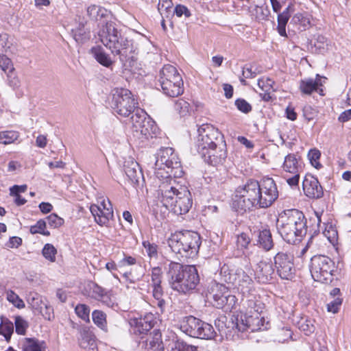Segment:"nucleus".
Returning a JSON list of instances; mask_svg holds the SVG:
<instances>
[{
    "mask_svg": "<svg viewBox=\"0 0 351 351\" xmlns=\"http://www.w3.org/2000/svg\"><path fill=\"white\" fill-rule=\"evenodd\" d=\"M21 243L22 239L20 237H12L10 239L6 245L10 248L18 247L21 244Z\"/></svg>",
    "mask_w": 351,
    "mask_h": 351,
    "instance_id": "nucleus-64",
    "label": "nucleus"
},
{
    "mask_svg": "<svg viewBox=\"0 0 351 351\" xmlns=\"http://www.w3.org/2000/svg\"><path fill=\"white\" fill-rule=\"evenodd\" d=\"M90 289L92 293V297L99 301H101L108 306H112L113 303L111 301L108 293L104 288L99 286L96 283L92 282L90 285Z\"/></svg>",
    "mask_w": 351,
    "mask_h": 351,
    "instance_id": "nucleus-26",
    "label": "nucleus"
},
{
    "mask_svg": "<svg viewBox=\"0 0 351 351\" xmlns=\"http://www.w3.org/2000/svg\"><path fill=\"white\" fill-rule=\"evenodd\" d=\"M208 298L212 300V304L217 308L231 311L237 303V298L230 293L224 285L212 282L208 289Z\"/></svg>",
    "mask_w": 351,
    "mask_h": 351,
    "instance_id": "nucleus-13",
    "label": "nucleus"
},
{
    "mask_svg": "<svg viewBox=\"0 0 351 351\" xmlns=\"http://www.w3.org/2000/svg\"><path fill=\"white\" fill-rule=\"evenodd\" d=\"M234 104L237 109L243 113L247 114L252 111V106L244 99H237Z\"/></svg>",
    "mask_w": 351,
    "mask_h": 351,
    "instance_id": "nucleus-51",
    "label": "nucleus"
},
{
    "mask_svg": "<svg viewBox=\"0 0 351 351\" xmlns=\"http://www.w3.org/2000/svg\"><path fill=\"white\" fill-rule=\"evenodd\" d=\"M175 13L179 17L182 16V15H185V16L189 17L191 15L188 8L186 6L182 5H178L175 8Z\"/></svg>",
    "mask_w": 351,
    "mask_h": 351,
    "instance_id": "nucleus-60",
    "label": "nucleus"
},
{
    "mask_svg": "<svg viewBox=\"0 0 351 351\" xmlns=\"http://www.w3.org/2000/svg\"><path fill=\"white\" fill-rule=\"evenodd\" d=\"M101 43L111 51L114 56H119L120 61L125 64L133 60L134 48L132 43L119 31L112 21H106L98 32Z\"/></svg>",
    "mask_w": 351,
    "mask_h": 351,
    "instance_id": "nucleus-3",
    "label": "nucleus"
},
{
    "mask_svg": "<svg viewBox=\"0 0 351 351\" xmlns=\"http://www.w3.org/2000/svg\"><path fill=\"white\" fill-rule=\"evenodd\" d=\"M180 328L190 337L202 339H212L216 334L212 325L192 315L182 318Z\"/></svg>",
    "mask_w": 351,
    "mask_h": 351,
    "instance_id": "nucleus-11",
    "label": "nucleus"
},
{
    "mask_svg": "<svg viewBox=\"0 0 351 351\" xmlns=\"http://www.w3.org/2000/svg\"><path fill=\"white\" fill-rule=\"evenodd\" d=\"M258 242L266 251L271 250L274 245L271 234L269 230L265 229L259 232Z\"/></svg>",
    "mask_w": 351,
    "mask_h": 351,
    "instance_id": "nucleus-33",
    "label": "nucleus"
},
{
    "mask_svg": "<svg viewBox=\"0 0 351 351\" xmlns=\"http://www.w3.org/2000/svg\"><path fill=\"white\" fill-rule=\"evenodd\" d=\"M7 300L18 308L25 307V303L23 300L12 290L7 292Z\"/></svg>",
    "mask_w": 351,
    "mask_h": 351,
    "instance_id": "nucleus-42",
    "label": "nucleus"
},
{
    "mask_svg": "<svg viewBox=\"0 0 351 351\" xmlns=\"http://www.w3.org/2000/svg\"><path fill=\"white\" fill-rule=\"evenodd\" d=\"M16 332L19 335H25L27 328L29 327L28 322L20 316L15 317L14 319Z\"/></svg>",
    "mask_w": 351,
    "mask_h": 351,
    "instance_id": "nucleus-43",
    "label": "nucleus"
},
{
    "mask_svg": "<svg viewBox=\"0 0 351 351\" xmlns=\"http://www.w3.org/2000/svg\"><path fill=\"white\" fill-rule=\"evenodd\" d=\"M278 276L282 279H291L294 275L293 256L287 252H278L274 257Z\"/></svg>",
    "mask_w": 351,
    "mask_h": 351,
    "instance_id": "nucleus-18",
    "label": "nucleus"
},
{
    "mask_svg": "<svg viewBox=\"0 0 351 351\" xmlns=\"http://www.w3.org/2000/svg\"><path fill=\"white\" fill-rule=\"evenodd\" d=\"M274 81L270 78L262 77L258 80V85L263 91H274Z\"/></svg>",
    "mask_w": 351,
    "mask_h": 351,
    "instance_id": "nucleus-48",
    "label": "nucleus"
},
{
    "mask_svg": "<svg viewBox=\"0 0 351 351\" xmlns=\"http://www.w3.org/2000/svg\"><path fill=\"white\" fill-rule=\"evenodd\" d=\"M254 275L258 282L266 284L274 279L276 274L271 263L260 261L257 264Z\"/></svg>",
    "mask_w": 351,
    "mask_h": 351,
    "instance_id": "nucleus-20",
    "label": "nucleus"
},
{
    "mask_svg": "<svg viewBox=\"0 0 351 351\" xmlns=\"http://www.w3.org/2000/svg\"><path fill=\"white\" fill-rule=\"evenodd\" d=\"M108 208L101 210V206L93 204L90 210L95 218V221L100 226H107L110 219L113 217V210L110 201H108Z\"/></svg>",
    "mask_w": 351,
    "mask_h": 351,
    "instance_id": "nucleus-23",
    "label": "nucleus"
},
{
    "mask_svg": "<svg viewBox=\"0 0 351 351\" xmlns=\"http://www.w3.org/2000/svg\"><path fill=\"white\" fill-rule=\"evenodd\" d=\"M77 316L86 322H89L90 308L86 304H77L75 308Z\"/></svg>",
    "mask_w": 351,
    "mask_h": 351,
    "instance_id": "nucleus-45",
    "label": "nucleus"
},
{
    "mask_svg": "<svg viewBox=\"0 0 351 351\" xmlns=\"http://www.w3.org/2000/svg\"><path fill=\"white\" fill-rule=\"evenodd\" d=\"M204 160L211 165L215 166L226 158V153L222 149L217 150V147L206 149L204 154H201Z\"/></svg>",
    "mask_w": 351,
    "mask_h": 351,
    "instance_id": "nucleus-25",
    "label": "nucleus"
},
{
    "mask_svg": "<svg viewBox=\"0 0 351 351\" xmlns=\"http://www.w3.org/2000/svg\"><path fill=\"white\" fill-rule=\"evenodd\" d=\"M250 238L245 233H241L237 237V246L239 249L244 250L247 249V246L250 243Z\"/></svg>",
    "mask_w": 351,
    "mask_h": 351,
    "instance_id": "nucleus-52",
    "label": "nucleus"
},
{
    "mask_svg": "<svg viewBox=\"0 0 351 351\" xmlns=\"http://www.w3.org/2000/svg\"><path fill=\"white\" fill-rule=\"evenodd\" d=\"M326 79V77H322L317 74L315 80L312 78L302 80L300 83V90L302 93L306 95H310L315 91L319 93L320 95H324V90L322 87Z\"/></svg>",
    "mask_w": 351,
    "mask_h": 351,
    "instance_id": "nucleus-21",
    "label": "nucleus"
},
{
    "mask_svg": "<svg viewBox=\"0 0 351 351\" xmlns=\"http://www.w3.org/2000/svg\"><path fill=\"white\" fill-rule=\"evenodd\" d=\"M290 17L291 16L289 15H287L286 13H280L278 15L277 30H278V34L281 36L287 37V33H286V25H287Z\"/></svg>",
    "mask_w": 351,
    "mask_h": 351,
    "instance_id": "nucleus-37",
    "label": "nucleus"
},
{
    "mask_svg": "<svg viewBox=\"0 0 351 351\" xmlns=\"http://www.w3.org/2000/svg\"><path fill=\"white\" fill-rule=\"evenodd\" d=\"M124 171L129 180L135 184H138L140 179H143V173L139 165L132 158H129L124 162Z\"/></svg>",
    "mask_w": 351,
    "mask_h": 351,
    "instance_id": "nucleus-24",
    "label": "nucleus"
},
{
    "mask_svg": "<svg viewBox=\"0 0 351 351\" xmlns=\"http://www.w3.org/2000/svg\"><path fill=\"white\" fill-rule=\"evenodd\" d=\"M314 45L315 48L319 51L320 53L324 52L328 49V43L326 38L323 36H318Z\"/></svg>",
    "mask_w": 351,
    "mask_h": 351,
    "instance_id": "nucleus-56",
    "label": "nucleus"
},
{
    "mask_svg": "<svg viewBox=\"0 0 351 351\" xmlns=\"http://www.w3.org/2000/svg\"><path fill=\"white\" fill-rule=\"evenodd\" d=\"M277 228L287 243L295 244L306 234V219L303 213L297 209L285 210L277 220Z\"/></svg>",
    "mask_w": 351,
    "mask_h": 351,
    "instance_id": "nucleus-4",
    "label": "nucleus"
},
{
    "mask_svg": "<svg viewBox=\"0 0 351 351\" xmlns=\"http://www.w3.org/2000/svg\"><path fill=\"white\" fill-rule=\"evenodd\" d=\"M37 313H40L47 320L51 321L54 318L53 307L45 302L42 306L41 311H38Z\"/></svg>",
    "mask_w": 351,
    "mask_h": 351,
    "instance_id": "nucleus-50",
    "label": "nucleus"
},
{
    "mask_svg": "<svg viewBox=\"0 0 351 351\" xmlns=\"http://www.w3.org/2000/svg\"><path fill=\"white\" fill-rule=\"evenodd\" d=\"M46 228V222L45 220L40 219L34 226L30 228V232L33 234L41 232Z\"/></svg>",
    "mask_w": 351,
    "mask_h": 351,
    "instance_id": "nucleus-58",
    "label": "nucleus"
},
{
    "mask_svg": "<svg viewBox=\"0 0 351 351\" xmlns=\"http://www.w3.org/2000/svg\"><path fill=\"white\" fill-rule=\"evenodd\" d=\"M29 305L36 314L38 311H41L42 306L45 304L42 297L37 293L31 292L28 294L27 298Z\"/></svg>",
    "mask_w": 351,
    "mask_h": 351,
    "instance_id": "nucleus-31",
    "label": "nucleus"
},
{
    "mask_svg": "<svg viewBox=\"0 0 351 351\" xmlns=\"http://www.w3.org/2000/svg\"><path fill=\"white\" fill-rule=\"evenodd\" d=\"M290 24L298 26V30L303 31L305 30L310 24V21L309 19L305 17L302 14L297 13L291 19Z\"/></svg>",
    "mask_w": 351,
    "mask_h": 351,
    "instance_id": "nucleus-36",
    "label": "nucleus"
},
{
    "mask_svg": "<svg viewBox=\"0 0 351 351\" xmlns=\"http://www.w3.org/2000/svg\"><path fill=\"white\" fill-rule=\"evenodd\" d=\"M14 332V325L12 322L6 320L2 322L0 325V334L3 335L6 341H9Z\"/></svg>",
    "mask_w": 351,
    "mask_h": 351,
    "instance_id": "nucleus-40",
    "label": "nucleus"
},
{
    "mask_svg": "<svg viewBox=\"0 0 351 351\" xmlns=\"http://www.w3.org/2000/svg\"><path fill=\"white\" fill-rule=\"evenodd\" d=\"M304 194L309 198L319 199L324 195L322 186L318 180L311 175H306L302 182Z\"/></svg>",
    "mask_w": 351,
    "mask_h": 351,
    "instance_id": "nucleus-19",
    "label": "nucleus"
},
{
    "mask_svg": "<svg viewBox=\"0 0 351 351\" xmlns=\"http://www.w3.org/2000/svg\"><path fill=\"white\" fill-rule=\"evenodd\" d=\"M167 276L171 287L184 294L194 290L199 282L198 272L194 265H183L173 261L168 265Z\"/></svg>",
    "mask_w": 351,
    "mask_h": 351,
    "instance_id": "nucleus-5",
    "label": "nucleus"
},
{
    "mask_svg": "<svg viewBox=\"0 0 351 351\" xmlns=\"http://www.w3.org/2000/svg\"><path fill=\"white\" fill-rule=\"evenodd\" d=\"M223 280L232 284L243 296L254 291V281L241 268L237 267L236 263L224 264L220 269Z\"/></svg>",
    "mask_w": 351,
    "mask_h": 351,
    "instance_id": "nucleus-8",
    "label": "nucleus"
},
{
    "mask_svg": "<svg viewBox=\"0 0 351 351\" xmlns=\"http://www.w3.org/2000/svg\"><path fill=\"white\" fill-rule=\"evenodd\" d=\"M298 168V161L296 156L293 154H288L285 158L283 163L284 170L291 173H295V172H299Z\"/></svg>",
    "mask_w": 351,
    "mask_h": 351,
    "instance_id": "nucleus-32",
    "label": "nucleus"
},
{
    "mask_svg": "<svg viewBox=\"0 0 351 351\" xmlns=\"http://www.w3.org/2000/svg\"><path fill=\"white\" fill-rule=\"evenodd\" d=\"M154 315L150 313L136 319V328L140 334H144L149 331L154 327Z\"/></svg>",
    "mask_w": 351,
    "mask_h": 351,
    "instance_id": "nucleus-28",
    "label": "nucleus"
},
{
    "mask_svg": "<svg viewBox=\"0 0 351 351\" xmlns=\"http://www.w3.org/2000/svg\"><path fill=\"white\" fill-rule=\"evenodd\" d=\"M92 319L95 324L104 330L107 329L106 315L103 311L95 310L92 313Z\"/></svg>",
    "mask_w": 351,
    "mask_h": 351,
    "instance_id": "nucleus-35",
    "label": "nucleus"
},
{
    "mask_svg": "<svg viewBox=\"0 0 351 351\" xmlns=\"http://www.w3.org/2000/svg\"><path fill=\"white\" fill-rule=\"evenodd\" d=\"M136 263V258L130 256H125L121 261L119 263V266L120 267H124L125 265H134Z\"/></svg>",
    "mask_w": 351,
    "mask_h": 351,
    "instance_id": "nucleus-61",
    "label": "nucleus"
},
{
    "mask_svg": "<svg viewBox=\"0 0 351 351\" xmlns=\"http://www.w3.org/2000/svg\"><path fill=\"white\" fill-rule=\"evenodd\" d=\"M87 13L90 18L95 21L107 19L110 14V11L103 7L96 5H91L88 7Z\"/></svg>",
    "mask_w": 351,
    "mask_h": 351,
    "instance_id": "nucleus-30",
    "label": "nucleus"
},
{
    "mask_svg": "<svg viewBox=\"0 0 351 351\" xmlns=\"http://www.w3.org/2000/svg\"><path fill=\"white\" fill-rule=\"evenodd\" d=\"M321 156V153L318 149H311L308 154V157L311 164L316 169H320L322 165L319 163V160Z\"/></svg>",
    "mask_w": 351,
    "mask_h": 351,
    "instance_id": "nucleus-46",
    "label": "nucleus"
},
{
    "mask_svg": "<svg viewBox=\"0 0 351 351\" xmlns=\"http://www.w3.org/2000/svg\"><path fill=\"white\" fill-rule=\"evenodd\" d=\"M143 245L145 249L147 256L152 259H157L158 258V246L155 243L149 241H143Z\"/></svg>",
    "mask_w": 351,
    "mask_h": 351,
    "instance_id": "nucleus-44",
    "label": "nucleus"
},
{
    "mask_svg": "<svg viewBox=\"0 0 351 351\" xmlns=\"http://www.w3.org/2000/svg\"><path fill=\"white\" fill-rule=\"evenodd\" d=\"M197 151L200 154H204L206 149L217 147L221 139L219 130L209 124H204L198 129Z\"/></svg>",
    "mask_w": 351,
    "mask_h": 351,
    "instance_id": "nucleus-16",
    "label": "nucleus"
},
{
    "mask_svg": "<svg viewBox=\"0 0 351 351\" xmlns=\"http://www.w3.org/2000/svg\"><path fill=\"white\" fill-rule=\"evenodd\" d=\"M73 33L74 39L79 43H83L90 38L89 32H87L83 27L75 29Z\"/></svg>",
    "mask_w": 351,
    "mask_h": 351,
    "instance_id": "nucleus-41",
    "label": "nucleus"
},
{
    "mask_svg": "<svg viewBox=\"0 0 351 351\" xmlns=\"http://www.w3.org/2000/svg\"><path fill=\"white\" fill-rule=\"evenodd\" d=\"M23 351H44L45 343L36 338H24L19 343Z\"/></svg>",
    "mask_w": 351,
    "mask_h": 351,
    "instance_id": "nucleus-27",
    "label": "nucleus"
},
{
    "mask_svg": "<svg viewBox=\"0 0 351 351\" xmlns=\"http://www.w3.org/2000/svg\"><path fill=\"white\" fill-rule=\"evenodd\" d=\"M157 195L163 206L177 215L186 214L193 204L191 192L176 180L158 183Z\"/></svg>",
    "mask_w": 351,
    "mask_h": 351,
    "instance_id": "nucleus-2",
    "label": "nucleus"
},
{
    "mask_svg": "<svg viewBox=\"0 0 351 351\" xmlns=\"http://www.w3.org/2000/svg\"><path fill=\"white\" fill-rule=\"evenodd\" d=\"M158 82L162 93L168 97H178L184 92L182 78L171 64L165 65L160 71Z\"/></svg>",
    "mask_w": 351,
    "mask_h": 351,
    "instance_id": "nucleus-9",
    "label": "nucleus"
},
{
    "mask_svg": "<svg viewBox=\"0 0 351 351\" xmlns=\"http://www.w3.org/2000/svg\"><path fill=\"white\" fill-rule=\"evenodd\" d=\"M47 220L49 226L53 228H58L64 223V219L54 213L49 215L47 217Z\"/></svg>",
    "mask_w": 351,
    "mask_h": 351,
    "instance_id": "nucleus-53",
    "label": "nucleus"
},
{
    "mask_svg": "<svg viewBox=\"0 0 351 351\" xmlns=\"http://www.w3.org/2000/svg\"><path fill=\"white\" fill-rule=\"evenodd\" d=\"M260 71L253 64H246L243 68L242 75L244 78H254Z\"/></svg>",
    "mask_w": 351,
    "mask_h": 351,
    "instance_id": "nucleus-49",
    "label": "nucleus"
},
{
    "mask_svg": "<svg viewBox=\"0 0 351 351\" xmlns=\"http://www.w3.org/2000/svg\"><path fill=\"white\" fill-rule=\"evenodd\" d=\"M131 123L136 133L134 135L141 138L148 139L153 138L157 130L153 121L147 117V114L143 109L136 108L132 112Z\"/></svg>",
    "mask_w": 351,
    "mask_h": 351,
    "instance_id": "nucleus-14",
    "label": "nucleus"
},
{
    "mask_svg": "<svg viewBox=\"0 0 351 351\" xmlns=\"http://www.w3.org/2000/svg\"><path fill=\"white\" fill-rule=\"evenodd\" d=\"M308 267L315 281L328 284L333 280L335 264L328 256L324 255L313 256L311 258Z\"/></svg>",
    "mask_w": 351,
    "mask_h": 351,
    "instance_id": "nucleus-10",
    "label": "nucleus"
},
{
    "mask_svg": "<svg viewBox=\"0 0 351 351\" xmlns=\"http://www.w3.org/2000/svg\"><path fill=\"white\" fill-rule=\"evenodd\" d=\"M342 303V300L339 298H335L327 304L328 311L336 313L338 312L339 306Z\"/></svg>",
    "mask_w": 351,
    "mask_h": 351,
    "instance_id": "nucleus-57",
    "label": "nucleus"
},
{
    "mask_svg": "<svg viewBox=\"0 0 351 351\" xmlns=\"http://www.w3.org/2000/svg\"><path fill=\"white\" fill-rule=\"evenodd\" d=\"M91 52L97 61L101 65L106 67H109L112 65V61L111 60L110 56L105 52L104 49L101 47L97 46L93 47L91 49Z\"/></svg>",
    "mask_w": 351,
    "mask_h": 351,
    "instance_id": "nucleus-29",
    "label": "nucleus"
},
{
    "mask_svg": "<svg viewBox=\"0 0 351 351\" xmlns=\"http://www.w3.org/2000/svg\"><path fill=\"white\" fill-rule=\"evenodd\" d=\"M173 351H199L198 347L187 344L184 341H177Z\"/></svg>",
    "mask_w": 351,
    "mask_h": 351,
    "instance_id": "nucleus-54",
    "label": "nucleus"
},
{
    "mask_svg": "<svg viewBox=\"0 0 351 351\" xmlns=\"http://www.w3.org/2000/svg\"><path fill=\"white\" fill-rule=\"evenodd\" d=\"M190 105L189 104L182 99H178L175 104V109L180 114V116H185L189 111Z\"/></svg>",
    "mask_w": 351,
    "mask_h": 351,
    "instance_id": "nucleus-47",
    "label": "nucleus"
},
{
    "mask_svg": "<svg viewBox=\"0 0 351 351\" xmlns=\"http://www.w3.org/2000/svg\"><path fill=\"white\" fill-rule=\"evenodd\" d=\"M232 324L241 332L250 330L256 332L267 329L265 326V318L261 313H241L232 318Z\"/></svg>",
    "mask_w": 351,
    "mask_h": 351,
    "instance_id": "nucleus-15",
    "label": "nucleus"
},
{
    "mask_svg": "<svg viewBox=\"0 0 351 351\" xmlns=\"http://www.w3.org/2000/svg\"><path fill=\"white\" fill-rule=\"evenodd\" d=\"M171 6L172 2L171 0H163L162 2L159 1L158 10L162 14L163 10H167L168 9L171 8Z\"/></svg>",
    "mask_w": 351,
    "mask_h": 351,
    "instance_id": "nucleus-63",
    "label": "nucleus"
},
{
    "mask_svg": "<svg viewBox=\"0 0 351 351\" xmlns=\"http://www.w3.org/2000/svg\"><path fill=\"white\" fill-rule=\"evenodd\" d=\"M0 67L4 72H10L14 69L12 60L5 55L0 56Z\"/></svg>",
    "mask_w": 351,
    "mask_h": 351,
    "instance_id": "nucleus-55",
    "label": "nucleus"
},
{
    "mask_svg": "<svg viewBox=\"0 0 351 351\" xmlns=\"http://www.w3.org/2000/svg\"><path fill=\"white\" fill-rule=\"evenodd\" d=\"M154 169V174L159 183L167 182L168 180H176L184 173L180 159L171 147L159 149L156 157Z\"/></svg>",
    "mask_w": 351,
    "mask_h": 351,
    "instance_id": "nucleus-6",
    "label": "nucleus"
},
{
    "mask_svg": "<svg viewBox=\"0 0 351 351\" xmlns=\"http://www.w3.org/2000/svg\"><path fill=\"white\" fill-rule=\"evenodd\" d=\"M278 197L274 180L263 178L260 182L249 180L237 188L232 197V208L238 212L269 207Z\"/></svg>",
    "mask_w": 351,
    "mask_h": 351,
    "instance_id": "nucleus-1",
    "label": "nucleus"
},
{
    "mask_svg": "<svg viewBox=\"0 0 351 351\" xmlns=\"http://www.w3.org/2000/svg\"><path fill=\"white\" fill-rule=\"evenodd\" d=\"M42 254L46 260L54 263L56 260L57 250L52 244L46 243L42 250Z\"/></svg>",
    "mask_w": 351,
    "mask_h": 351,
    "instance_id": "nucleus-38",
    "label": "nucleus"
},
{
    "mask_svg": "<svg viewBox=\"0 0 351 351\" xmlns=\"http://www.w3.org/2000/svg\"><path fill=\"white\" fill-rule=\"evenodd\" d=\"M79 346L84 349L92 348L95 346L93 336L87 330H83L81 332L79 339Z\"/></svg>",
    "mask_w": 351,
    "mask_h": 351,
    "instance_id": "nucleus-34",
    "label": "nucleus"
},
{
    "mask_svg": "<svg viewBox=\"0 0 351 351\" xmlns=\"http://www.w3.org/2000/svg\"><path fill=\"white\" fill-rule=\"evenodd\" d=\"M168 245L173 252L180 254L182 256H193L199 248L200 237L195 232H176L169 238Z\"/></svg>",
    "mask_w": 351,
    "mask_h": 351,
    "instance_id": "nucleus-7",
    "label": "nucleus"
},
{
    "mask_svg": "<svg viewBox=\"0 0 351 351\" xmlns=\"http://www.w3.org/2000/svg\"><path fill=\"white\" fill-rule=\"evenodd\" d=\"M242 304L245 309L244 313H254L258 315V313H262L264 309L265 304L261 301L258 296L250 293L249 295L243 296Z\"/></svg>",
    "mask_w": 351,
    "mask_h": 351,
    "instance_id": "nucleus-22",
    "label": "nucleus"
},
{
    "mask_svg": "<svg viewBox=\"0 0 351 351\" xmlns=\"http://www.w3.org/2000/svg\"><path fill=\"white\" fill-rule=\"evenodd\" d=\"M151 281L150 288L152 289L151 293L153 297L152 300L154 306H157L160 312L163 313L166 306V302L164 298V291L161 286L162 271L160 267H155L152 269L151 271Z\"/></svg>",
    "mask_w": 351,
    "mask_h": 351,
    "instance_id": "nucleus-17",
    "label": "nucleus"
},
{
    "mask_svg": "<svg viewBox=\"0 0 351 351\" xmlns=\"http://www.w3.org/2000/svg\"><path fill=\"white\" fill-rule=\"evenodd\" d=\"M19 138V134L14 131H5L0 132V143L8 145L14 143Z\"/></svg>",
    "mask_w": 351,
    "mask_h": 351,
    "instance_id": "nucleus-39",
    "label": "nucleus"
},
{
    "mask_svg": "<svg viewBox=\"0 0 351 351\" xmlns=\"http://www.w3.org/2000/svg\"><path fill=\"white\" fill-rule=\"evenodd\" d=\"M27 186L26 184L23 185H14L10 189V195H20L21 193H24L27 191Z\"/></svg>",
    "mask_w": 351,
    "mask_h": 351,
    "instance_id": "nucleus-62",
    "label": "nucleus"
},
{
    "mask_svg": "<svg viewBox=\"0 0 351 351\" xmlns=\"http://www.w3.org/2000/svg\"><path fill=\"white\" fill-rule=\"evenodd\" d=\"M138 103L131 91L125 88H116L112 91L111 108L114 113L126 117L137 108Z\"/></svg>",
    "mask_w": 351,
    "mask_h": 351,
    "instance_id": "nucleus-12",
    "label": "nucleus"
},
{
    "mask_svg": "<svg viewBox=\"0 0 351 351\" xmlns=\"http://www.w3.org/2000/svg\"><path fill=\"white\" fill-rule=\"evenodd\" d=\"M300 328L307 335L313 333L315 329V326L311 320H306L305 322L301 324Z\"/></svg>",
    "mask_w": 351,
    "mask_h": 351,
    "instance_id": "nucleus-59",
    "label": "nucleus"
}]
</instances>
